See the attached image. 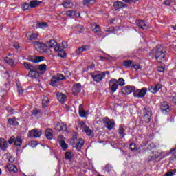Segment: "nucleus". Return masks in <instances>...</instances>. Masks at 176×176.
<instances>
[{"mask_svg":"<svg viewBox=\"0 0 176 176\" xmlns=\"http://www.w3.org/2000/svg\"><path fill=\"white\" fill-rule=\"evenodd\" d=\"M23 66L29 71L28 76L32 78V79H38L41 74L46 72L47 66L46 64H41L40 65H32L28 62H25Z\"/></svg>","mask_w":176,"mask_h":176,"instance_id":"1","label":"nucleus"},{"mask_svg":"<svg viewBox=\"0 0 176 176\" xmlns=\"http://www.w3.org/2000/svg\"><path fill=\"white\" fill-rule=\"evenodd\" d=\"M166 56L167 50H166V47L162 45H157L155 52H154V57L155 60L158 63L163 64V63H166V61H167V58H166Z\"/></svg>","mask_w":176,"mask_h":176,"instance_id":"2","label":"nucleus"},{"mask_svg":"<svg viewBox=\"0 0 176 176\" xmlns=\"http://www.w3.org/2000/svg\"><path fill=\"white\" fill-rule=\"evenodd\" d=\"M63 79H65V76L61 74H58L52 78L50 85L56 87L60 85V80H63Z\"/></svg>","mask_w":176,"mask_h":176,"instance_id":"3","label":"nucleus"},{"mask_svg":"<svg viewBox=\"0 0 176 176\" xmlns=\"http://www.w3.org/2000/svg\"><path fill=\"white\" fill-rule=\"evenodd\" d=\"M144 120L146 123L151 122L152 118V109L149 107H145L143 109Z\"/></svg>","mask_w":176,"mask_h":176,"instance_id":"4","label":"nucleus"},{"mask_svg":"<svg viewBox=\"0 0 176 176\" xmlns=\"http://www.w3.org/2000/svg\"><path fill=\"white\" fill-rule=\"evenodd\" d=\"M72 145L73 148H76L78 152H80L82 147L85 145V140L82 138H80L79 140H76L73 143H72Z\"/></svg>","mask_w":176,"mask_h":176,"instance_id":"5","label":"nucleus"},{"mask_svg":"<svg viewBox=\"0 0 176 176\" xmlns=\"http://www.w3.org/2000/svg\"><path fill=\"white\" fill-rule=\"evenodd\" d=\"M102 122L104 124L106 125L107 129L108 130H112L115 126V122L113 120H110L108 117H105L102 119Z\"/></svg>","mask_w":176,"mask_h":176,"instance_id":"6","label":"nucleus"},{"mask_svg":"<svg viewBox=\"0 0 176 176\" xmlns=\"http://www.w3.org/2000/svg\"><path fill=\"white\" fill-rule=\"evenodd\" d=\"M109 85L112 93H115V91H116V90H118L119 88V85H118V80L115 78L111 79Z\"/></svg>","mask_w":176,"mask_h":176,"instance_id":"7","label":"nucleus"},{"mask_svg":"<svg viewBox=\"0 0 176 176\" xmlns=\"http://www.w3.org/2000/svg\"><path fill=\"white\" fill-rule=\"evenodd\" d=\"M91 78L94 79V82L100 83L102 79L105 78V72H101L99 74H91Z\"/></svg>","mask_w":176,"mask_h":176,"instance_id":"8","label":"nucleus"},{"mask_svg":"<svg viewBox=\"0 0 176 176\" xmlns=\"http://www.w3.org/2000/svg\"><path fill=\"white\" fill-rule=\"evenodd\" d=\"M34 47L37 50V52H43L47 45L44 43H39L38 41H34Z\"/></svg>","mask_w":176,"mask_h":176,"instance_id":"9","label":"nucleus"},{"mask_svg":"<svg viewBox=\"0 0 176 176\" xmlns=\"http://www.w3.org/2000/svg\"><path fill=\"white\" fill-rule=\"evenodd\" d=\"M56 131H67V124L61 122H58L54 127Z\"/></svg>","mask_w":176,"mask_h":176,"instance_id":"10","label":"nucleus"},{"mask_svg":"<svg viewBox=\"0 0 176 176\" xmlns=\"http://www.w3.org/2000/svg\"><path fill=\"white\" fill-rule=\"evenodd\" d=\"M82 90V85L80 83H76L72 88V93L74 96H78Z\"/></svg>","mask_w":176,"mask_h":176,"instance_id":"11","label":"nucleus"},{"mask_svg":"<svg viewBox=\"0 0 176 176\" xmlns=\"http://www.w3.org/2000/svg\"><path fill=\"white\" fill-rule=\"evenodd\" d=\"M160 109L162 112L168 113V112H170V106H168V103L166 102H162L160 104Z\"/></svg>","mask_w":176,"mask_h":176,"instance_id":"12","label":"nucleus"},{"mask_svg":"<svg viewBox=\"0 0 176 176\" xmlns=\"http://www.w3.org/2000/svg\"><path fill=\"white\" fill-rule=\"evenodd\" d=\"M45 60L44 56H31L29 58V61H31V63H34V64H36V63H41V61H43Z\"/></svg>","mask_w":176,"mask_h":176,"instance_id":"13","label":"nucleus"},{"mask_svg":"<svg viewBox=\"0 0 176 176\" xmlns=\"http://www.w3.org/2000/svg\"><path fill=\"white\" fill-rule=\"evenodd\" d=\"M152 153L153 155L148 157V162H152V160H156V159H159V157H160V156L163 155L162 152L159 151H153Z\"/></svg>","mask_w":176,"mask_h":176,"instance_id":"14","label":"nucleus"},{"mask_svg":"<svg viewBox=\"0 0 176 176\" xmlns=\"http://www.w3.org/2000/svg\"><path fill=\"white\" fill-rule=\"evenodd\" d=\"M135 90V87H124L122 89V93L123 94H130L131 93H133Z\"/></svg>","mask_w":176,"mask_h":176,"instance_id":"15","label":"nucleus"},{"mask_svg":"<svg viewBox=\"0 0 176 176\" xmlns=\"http://www.w3.org/2000/svg\"><path fill=\"white\" fill-rule=\"evenodd\" d=\"M30 137H34V138H39L42 135V132L38 131V129L32 130L29 132Z\"/></svg>","mask_w":176,"mask_h":176,"instance_id":"16","label":"nucleus"},{"mask_svg":"<svg viewBox=\"0 0 176 176\" xmlns=\"http://www.w3.org/2000/svg\"><path fill=\"white\" fill-rule=\"evenodd\" d=\"M0 149L1 151H6L8 149V141L3 138H0Z\"/></svg>","mask_w":176,"mask_h":176,"instance_id":"17","label":"nucleus"},{"mask_svg":"<svg viewBox=\"0 0 176 176\" xmlns=\"http://www.w3.org/2000/svg\"><path fill=\"white\" fill-rule=\"evenodd\" d=\"M66 16L68 17H80V13L78 12L76 14V11L69 10L66 12Z\"/></svg>","mask_w":176,"mask_h":176,"instance_id":"18","label":"nucleus"},{"mask_svg":"<svg viewBox=\"0 0 176 176\" xmlns=\"http://www.w3.org/2000/svg\"><path fill=\"white\" fill-rule=\"evenodd\" d=\"M64 137L63 135H60L58 138V140L60 142V146L63 151H67L68 148V145L65 144V141L63 140Z\"/></svg>","mask_w":176,"mask_h":176,"instance_id":"19","label":"nucleus"},{"mask_svg":"<svg viewBox=\"0 0 176 176\" xmlns=\"http://www.w3.org/2000/svg\"><path fill=\"white\" fill-rule=\"evenodd\" d=\"M160 89H162V85H160V84H157L155 86H151L148 90L151 91V93L155 94V93H157Z\"/></svg>","mask_w":176,"mask_h":176,"instance_id":"20","label":"nucleus"},{"mask_svg":"<svg viewBox=\"0 0 176 176\" xmlns=\"http://www.w3.org/2000/svg\"><path fill=\"white\" fill-rule=\"evenodd\" d=\"M64 43H67V42H62V46L60 45V44L56 43V45L54 47V52H63V50L65 49V45H64Z\"/></svg>","mask_w":176,"mask_h":176,"instance_id":"21","label":"nucleus"},{"mask_svg":"<svg viewBox=\"0 0 176 176\" xmlns=\"http://www.w3.org/2000/svg\"><path fill=\"white\" fill-rule=\"evenodd\" d=\"M56 97L59 102H62V104L65 101L67 96L64 95L63 93L58 92L56 93Z\"/></svg>","mask_w":176,"mask_h":176,"instance_id":"22","label":"nucleus"},{"mask_svg":"<svg viewBox=\"0 0 176 176\" xmlns=\"http://www.w3.org/2000/svg\"><path fill=\"white\" fill-rule=\"evenodd\" d=\"M96 34L98 35L99 36L100 35H102V32L101 31V28L98 25H95V28L92 30Z\"/></svg>","mask_w":176,"mask_h":176,"instance_id":"23","label":"nucleus"},{"mask_svg":"<svg viewBox=\"0 0 176 176\" xmlns=\"http://www.w3.org/2000/svg\"><path fill=\"white\" fill-rule=\"evenodd\" d=\"M6 168H8L9 171H12V173H17L18 171L17 167L12 164L7 165Z\"/></svg>","mask_w":176,"mask_h":176,"instance_id":"24","label":"nucleus"},{"mask_svg":"<svg viewBox=\"0 0 176 176\" xmlns=\"http://www.w3.org/2000/svg\"><path fill=\"white\" fill-rule=\"evenodd\" d=\"M23 144V140L21 139V137L18 136L16 137V138L15 139V141L14 142V144L16 146H21Z\"/></svg>","mask_w":176,"mask_h":176,"instance_id":"25","label":"nucleus"},{"mask_svg":"<svg viewBox=\"0 0 176 176\" xmlns=\"http://www.w3.org/2000/svg\"><path fill=\"white\" fill-rule=\"evenodd\" d=\"M45 45H47V47L49 48L55 47L56 45H57V42L54 40H50Z\"/></svg>","mask_w":176,"mask_h":176,"instance_id":"26","label":"nucleus"},{"mask_svg":"<svg viewBox=\"0 0 176 176\" xmlns=\"http://www.w3.org/2000/svg\"><path fill=\"white\" fill-rule=\"evenodd\" d=\"M118 134L120 135V138H124V136L126 135V133H124V128L122 125L119 126Z\"/></svg>","mask_w":176,"mask_h":176,"instance_id":"27","label":"nucleus"},{"mask_svg":"<svg viewBox=\"0 0 176 176\" xmlns=\"http://www.w3.org/2000/svg\"><path fill=\"white\" fill-rule=\"evenodd\" d=\"M147 91L148 89H146V88H142L138 94L137 97H138L139 98L144 97L145 94H146Z\"/></svg>","mask_w":176,"mask_h":176,"instance_id":"28","label":"nucleus"},{"mask_svg":"<svg viewBox=\"0 0 176 176\" xmlns=\"http://www.w3.org/2000/svg\"><path fill=\"white\" fill-rule=\"evenodd\" d=\"M28 39L29 41H36L38 39V33H32L28 35Z\"/></svg>","mask_w":176,"mask_h":176,"instance_id":"29","label":"nucleus"},{"mask_svg":"<svg viewBox=\"0 0 176 176\" xmlns=\"http://www.w3.org/2000/svg\"><path fill=\"white\" fill-rule=\"evenodd\" d=\"M137 25L140 27V28H142V30H145L146 23H145V21L140 20L137 22Z\"/></svg>","mask_w":176,"mask_h":176,"instance_id":"30","label":"nucleus"},{"mask_svg":"<svg viewBox=\"0 0 176 176\" xmlns=\"http://www.w3.org/2000/svg\"><path fill=\"white\" fill-rule=\"evenodd\" d=\"M72 157H74V154L72 153V152L67 151L65 153V158L66 159V160L72 161Z\"/></svg>","mask_w":176,"mask_h":176,"instance_id":"31","label":"nucleus"},{"mask_svg":"<svg viewBox=\"0 0 176 176\" xmlns=\"http://www.w3.org/2000/svg\"><path fill=\"white\" fill-rule=\"evenodd\" d=\"M96 0H83L84 6H90V5H94Z\"/></svg>","mask_w":176,"mask_h":176,"instance_id":"32","label":"nucleus"},{"mask_svg":"<svg viewBox=\"0 0 176 176\" xmlns=\"http://www.w3.org/2000/svg\"><path fill=\"white\" fill-rule=\"evenodd\" d=\"M45 137L47 140H52L53 138V134L52 133V129H48L45 131Z\"/></svg>","mask_w":176,"mask_h":176,"instance_id":"33","label":"nucleus"},{"mask_svg":"<svg viewBox=\"0 0 176 176\" xmlns=\"http://www.w3.org/2000/svg\"><path fill=\"white\" fill-rule=\"evenodd\" d=\"M42 2L38 1V0H34L30 1V8H36V6H39Z\"/></svg>","mask_w":176,"mask_h":176,"instance_id":"34","label":"nucleus"},{"mask_svg":"<svg viewBox=\"0 0 176 176\" xmlns=\"http://www.w3.org/2000/svg\"><path fill=\"white\" fill-rule=\"evenodd\" d=\"M113 6L117 9H121V8H124L126 5L122 3V1H117L114 3Z\"/></svg>","mask_w":176,"mask_h":176,"instance_id":"35","label":"nucleus"},{"mask_svg":"<svg viewBox=\"0 0 176 176\" xmlns=\"http://www.w3.org/2000/svg\"><path fill=\"white\" fill-rule=\"evenodd\" d=\"M8 123L12 124V126H19V122L16 120V118H9Z\"/></svg>","mask_w":176,"mask_h":176,"instance_id":"36","label":"nucleus"},{"mask_svg":"<svg viewBox=\"0 0 176 176\" xmlns=\"http://www.w3.org/2000/svg\"><path fill=\"white\" fill-rule=\"evenodd\" d=\"M73 28H74L75 30H78L79 34H82L83 31H85V28L80 25L73 26Z\"/></svg>","mask_w":176,"mask_h":176,"instance_id":"37","label":"nucleus"},{"mask_svg":"<svg viewBox=\"0 0 176 176\" xmlns=\"http://www.w3.org/2000/svg\"><path fill=\"white\" fill-rule=\"evenodd\" d=\"M49 102H50L49 98H47V96L44 97L43 99V107H47V105H49Z\"/></svg>","mask_w":176,"mask_h":176,"instance_id":"38","label":"nucleus"},{"mask_svg":"<svg viewBox=\"0 0 176 176\" xmlns=\"http://www.w3.org/2000/svg\"><path fill=\"white\" fill-rule=\"evenodd\" d=\"M132 64H133V61L131 60H127L124 61L123 63L124 67H126V68L131 67Z\"/></svg>","mask_w":176,"mask_h":176,"instance_id":"39","label":"nucleus"},{"mask_svg":"<svg viewBox=\"0 0 176 176\" xmlns=\"http://www.w3.org/2000/svg\"><path fill=\"white\" fill-rule=\"evenodd\" d=\"M46 27H47V23H46V22L37 23L38 28H45Z\"/></svg>","mask_w":176,"mask_h":176,"instance_id":"40","label":"nucleus"},{"mask_svg":"<svg viewBox=\"0 0 176 176\" xmlns=\"http://www.w3.org/2000/svg\"><path fill=\"white\" fill-rule=\"evenodd\" d=\"M63 6H64L66 9H69V8L73 6V4L69 1H65L63 3Z\"/></svg>","mask_w":176,"mask_h":176,"instance_id":"41","label":"nucleus"},{"mask_svg":"<svg viewBox=\"0 0 176 176\" xmlns=\"http://www.w3.org/2000/svg\"><path fill=\"white\" fill-rule=\"evenodd\" d=\"M104 170L107 173H111V171H112V165L109 164H107L104 168Z\"/></svg>","mask_w":176,"mask_h":176,"instance_id":"42","label":"nucleus"},{"mask_svg":"<svg viewBox=\"0 0 176 176\" xmlns=\"http://www.w3.org/2000/svg\"><path fill=\"white\" fill-rule=\"evenodd\" d=\"M5 61L7 64H9V65H13V64L14 63V62L13 61V60L9 57H6L5 58Z\"/></svg>","mask_w":176,"mask_h":176,"instance_id":"43","label":"nucleus"},{"mask_svg":"<svg viewBox=\"0 0 176 176\" xmlns=\"http://www.w3.org/2000/svg\"><path fill=\"white\" fill-rule=\"evenodd\" d=\"M84 131L87 135H91V129L89 126H85Z\"/></svg>","mask_w":176,"mask_h":176,"instance_id":"44","label":"nucleus"},{"mask_svg":"<svg viewBox=\"0 0 176 176\" xmlns=\"http://www.w3.org/2000/svg\"><path fill=\"white\" fill-rule=\"evenodd\" d=\"M117 85H119L120 86H124V79L120 78L118 80H117Z\"/></svg>","mask_w":176,"mask_h":176,"instance_id":"45","label":"nucleus"},{"mask_svg":"<svg viewBox=\"0 0 176 176\" xmlns=\"http://www.w3.org/2000/svg\"><path fill=\"white\" fill-rule=\"evenodd\" d=\"M31 8V6L27 3H24V4L22 6L23 10H28Z\"/></svg>","mask_w":176,"mask_h":176,"instance_id":"46","label":"nucleus"},{"mask_svg":"<svg viewBox=\"0 0 176 176\" xmlns=\"http://www.w3.org/2000/svg\"><path fill=\"white\" fill-rule=\"evenodd\" d=\"M129 149H131V151H137V145H135V143H131L129 145Z\"/></svg>","mask_w":176,"mask_h":176,"instance_id":"47","label":"nucleus"},{"mask_svg":"<svg viewBox=\"0 0 176 176\" xmlns=\"http://www.w3.org/2000/svg\"><path fill=\"white\" fill-rule=\"evenodd\" d=\"M82 49V52H87V50H90V45H85L81 47Z\"/></svg>","mask_w":176,"mask_h":176,"instance_id":"48","label":"nucleus"},{"mask_svg":"<svg viewBox=\"0 0 176 176\" xmlns=\"http://www.w3.org/2000/svg\"><path fill=\"white\" fill-rule=\"evenodd\" d=\"M39 113H41V111L38 110V109H34L32 111V115H33L34 116H36L37 115H39Z\"/></svg>","mask_w":176,"mask_h":176,"instance_id":"49","label":"nucleus"},{"mask_svg":"<svg viewBox=\"0 0 176 176\" xmlns=\"http://www.w3.org/2000/svg\"><path fill=\"white\" fill-rule=\"evenodd\" d=\"M175 0H167L164 2V5H166V6H171L172 3Z\"/></svg>","mask_w":176,"mask_h":176,"instance_id":"50","label":"nucleus"},{"mask_svg":"<svg viewBox=\"0 0 176 176\" xmlns=\"http://www.w3.org/2000/svg\"><path fill=\"white\" fill-rule=\"evenodd\" d=\"M16 140V138L14 136H12L10 140H8V144H10V145H12V144H13V142L14 143V140Z\"/></svg>","mask_w":176,"mask_h":176,"instance_id":"51","label":"nucleus"},{"mask_svg":"<svg viewBox=\"0 0 176 176\" xmlns=\"http://www.w3.org/2000/svg\"><path fill=\"white\" fill-rule=\"evenodd\" d=\"M79 115L81 118H86V111L85 110L79 111Z\"/></svg>","mask_w":176,"mask_h":176,"instance_id":"52","label":"nucleus"},{"mask_svg":"<svg viewBox=\"0 0 176 176\" xmlns=\"http://www.w3.org/2000/svg\"><path fill=\"white\" fill-rule=\"evenodd\" d=\"M83 52V50L82 49V47H80L79 48H78L76 50V53L79 55V54H82V53Z\"/></svg>","mask_w":176,"mask_h":176,"instance_id":"53","label":"nucleus"},{"mask_svg":"<svg viewBox=\"0 0 176 176\" xmlns=\"http://www.w3.org/2000/svg\"><path fill=\"white\" fill-rule=\"evenodd\" d=\"M157 71H158V72H164V68L163 67V66H159L157 67Z\"/></svg>","mask_w":176,"mask_h":176,"instance_id":"54","label":"nucleus"},{"mask_svg":"<svg viewBox=\"0 0 176 176\" xmlns=\"http://www.w3.org/2000/svg\"><path fill=\"white\" fill-rule=\"evenodd\" d=\"M17 89H18V92L19 93V94H23V93L24 92V91L23 90V88L21 87H20L19 85H17Z\"/></svg>","mask_w":176,"mask_h":176,"instance_id":"55","label":"nucleus"},{"mask_svg":"<svg viewBox=\"0 0 176 176\" xmlns=\"http://www.w3.org/2000/svg\"><path fill=\"white\" fill-rule=\"evenodd\" d=\"M124 1V2H125L126 3H131L132 2H138V0H122Z\"/></svg>","mask_w":176,"mask_h":176,"instance_id":"56","label":"nucleus"},{"mask_svg":"<svg viewBox=\"0 0 176 176\" xmlns=\"http://www.w3.org/2000/svg\"><path fill=\"white\" fill-rule=\"evenodd\" d=\"M78 140V136L76 135H74L71 140V144H74V142H75V140Z\"/></svg>","mask_w":176,"mask_h":176,"instance_id":"57","label":"nucleus"},{"mask_svg":"<svg viewBox=\"0 0 176 176\" xmlns=\"http://www.w3.org/2000/svg\"><path fill=\"white\" fill-rule=\"evenodd\" d=\"M174 175V173H173V171H168V172H167L165 175H164V176H173Z\"/></svg>","mask_w":176,"mask_h":176,"instance_id":"58","label":"nucleus"},{"mask_svg":"<svg viewBox=\"0 0 176 176\" xmlns=\"http://www.w3.org/2000/svg\"><path fill=\"white\" fill-rule=\"evenodd\" d=\"M153 148H156V145L153 143L151 144L149 146H148V149H153Z\"/></svg>","mask_w":176,"mask_h":176,"instance_id":"59","label":"nucleus"},{"mask_svg":"<svg viewBox=\"0 0 176 176\" xmlns=\"http://www.w3.org/2000/svg\"><path fill=\"white\" fill-rule=\"evenodd\" d=\"M6 109L8 112H10V113H13V109H12V107H6Z\"/></svg>","mask_w":176,"mask_h":176,"instance_id":"60","label":"nucleus"},{"mask_svg":"<svg viewBox=\"0 0 176 176\" xmlns=\"http://www.w3.org/2000/svg\"><path fill=\"white\" fill-rule=\"evenodd\" d=\"M8 160H9L10 163H14V157H10Z\"/></svg>","mask_w":176,"mask_h":176,"instance_id":"61","label":"nucleus"},{"mask_svg":"<svg viewBox=\"0 0 176 176\" xmlns=\"http://www.w3.org/2000/svg\"><path fill=\"white\" fill-rule=\"evenodd\" d=\"M133 67L135 69H136V71L138 70V69H140V65H134L133 66Z\"/></svg>","mask_w":176,"mask_h":176,"instance_id":"62","label":"nucleus"},{"mask_svg":"<svg viewBox=\"0 0 176 176\" xmlns=\"http://www.w3.org/2000/svg\"><path fill=\"white\" fill-rule=\"evenodd\" d=\"M14 47H15V49H19L20 47L19 46V43H15L13 45Z\"/></svg>","mask_w":176,"mask_h":176,"instance_id":"63","label":"nucleus"},{"mask_svg":"<svg viewBox=\"0 0 176 176\" xmlns=\"http://www.w3.org/2000/svg\"><path fill=\"white\" fill-rule=\"evenodd\" d=\"M173 102H174L175 104H176V96H174L172 99Z\"/></svg>","mask_w":176,"mask_h":176,"instance_id":"64","label":"nucleus"}]
</instances>
